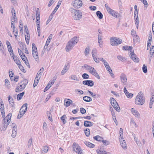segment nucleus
<instances>
[{"label":"nucleus","mask_w":154,"mask_h":154,"mask_svg":"<svg viewBox=\"0 0 154 154\" xmlns=\"http://www.w3.org/2000/svg\"><path fill=\"white\" fill-rule=\"evenodd\" d=\"M145 102V98L143 96V94L142 91L139 93L136 96L135 99V103L138 105H142Z\"/></svg>","instance_id":"obj_1"},{"label":"nucleus","mask_w":154,"mask_h":154,"mask_svg":"<svg viewBox=\"0 0 154 154\" xmlns=\"http://www.w3.org/2000/svg\"><path fill=\"white\" fill-rule=\"evenodd\" d=\"M78 41V40L77 37H75L71 38V40L68 42L66 45V51L68 52L71 50L75 45L77 43Z\"/></svg>","instance_id":"obj_2"},{"label":"nucleus","mask_w":154,"mask_h":154,"mask_svg":"<svg viewBox=\"0 0 154 154\" xmlns=\"http://www.w3.org/2000/svg\"><path fill=\"white\" fill-rule=\"evenodd\" d=\"M110 44L113 46L118 45L122 42V40L116 37H112L110 38Z\"/></svg>","instance_id":"obj_3"},{"label":"nucleus","mask_w":154,"mask_h":154,"mask_svg":"<svg viewBox=\"0 0 154 154\" xmlns=\"http://www.w3.org/2000/svg\"><path fill=\"white\" fill-rule=\"evenodd\" d=\"M73 150L78 154H83L81 147L78 144L74 143L72 145Z\"/></svg>","instance_id":"obj_4"},{"label":"nucleus","mask_w":154,"mask_h":154,"mask_svg":"<svg viewBox=\"0 0 154 154\" xmlns=\"http://www.w3.org/2000/svg\"><path fill=\"white\" fill-rule=\"evenodd\" d=\"M82 2L81 0H75L72 4V5L75 8H80L82 5Z\"/></svg>","instance_id":"obj_5"},{"label":"nucleus","mask_w":154,"mask_h":154,"mask_svg":"<svg viewBox=\"0 0 154 154\" xmlns=\"http://www.w3.org/2000/svg\"><path fill=\"white\" fill-rule=\"evenodd\" d=\"M88 71L91 74L94 75L98 79H100V77L94 68L91 66L90 69H89Z\"/></svg>","instance_id":"obj_6"},{"label":"nucleus","mask_w":154,"mask_h":154,"mask_svg":"<svg viewBox=\"0 0 154 154\" xmlns=\"http://www.w3.org/2000/svg\"><path fill=\"white\" fill-rule=\"evenodd\" d=\"M72 17L75 20H79L82 18V12H79V10H78L72 16Z\"/></svg>","instance_id":"obj_7"},{"label":"nucleus","mask_w":154,"mask_h":154,"mask_svg":"<svg viewBox=\"0 0 154 154\" xmlns=\"http://www.w3.org/2000/svg\"><path fill=\"white\" fill-rule=\"evenodd\" d=\"M120 79L121 82L124 85L125 84V83L127 82V79L126 75L124 73L121 74Z\"/></svg>","instance_id":"obj_8"},{"label":"nucleus","mask_w":154,"mask_h":154,"mask_svg":"<svg viewBox=\"0 0 154 154\" xmlns=\"http://www.w3.org/2000/svg\"><path fill=\"white\" fill-rule=\"evenodd\" d=\"M130 57L134 62L137 63L139 62V59L137 57L136 55L134 52H131V53H130Z\"/></svg>","instance_id":"obj_9"},{"label":"nucleus","mask_w":154,"mask_h":154,"mask_svg":"<svg viewBox=\"0 0 154 154\" xmlns=\"http://www.w3.org/2000/svg\"><path fill=\"white\" fill-rule=\"evenodd\" d=\"M83 84L86 85L90 87L93 86L94 85V82L92 80H85L82 82Z\"/></svg>","instance_id":"obj_10"},{"label":"nucleus","mask_w":154,"mask_h":154,"mask_svg":"<svg viewBox=\"0 0 154 154\" xmlns=\"http://www.w3.org/2000/svg\"><path fill=\"white\" fill-rule=\"evenodd\" d=\"M25 88L22 85L20 84L18 85L15 89V92H20Z\"/></svg>","instance_id":"obj_11"},{"label":"nucleus","mask_w":154,"mask_h":154,"mask_svg":"<svg viewBox=\"0 0 154 154\" xmlns=\"http://www.w3.org/2000/svg\"><path fill=\"white\" fill-rule=\"evenodd\" d=\"M64 105L66 107H68L72 103V100L66 98L64 100Z\"/></svg>","instance_id":"obj_12"},{"label":"nucleus","mask_w":154,"mask_h":154,"mask_svg":"<svg viewBox=\"0 0 154 154\" xmlns=\"http://www.w3.org/2000/svg\"><path fill=\"white\" fill-rule=\"evenodd\" d=\"M123 139V137H121L120 140V143L122 147L124 149H126L127 148L125 140Z\"/></svg>","instance_id":"obj_13"},{"label":"nucleus","mask_w":154,"mask_h":154,"mask_svg":"<svg viewBox=\"0 0 154 154\" xmlns=\"http://www.w3.org/2000/svg\"><path fill=\"white\" fill-rule=\"evenodd\" d=\"M15 125L13 127L12 130V132L11 135L12 137L14 138L17 135V127Z\"/></svg>","instance_id":"obj_14"},{"label":"nucleus","mask_w":154,"mask_h":154,"mask_svg":"<svg viewBox=\"0 0 154 154\" xmlns=\"http://www.w3.org/2000/svg\"><path fill=\"white\" fill-rule=\"evenodd\" d=\"M131 111L133 115L136 117H139L140 116V114L139 112L135 110L134 109L132 108L131 109Z\"/></svg>","instance_id":"obj_15"},{"label":"nucleus","mask_w":154,"mask_h":154,"mask_svg":"<svg viewBox=\"0 0 154 154\" xmlns=\"http://www.w3.org/2000/svg\"><path fill=\"white\" fill-rule=\"evenodd\" d=\"M27 104L26 103H24L21 107L20 111L21 112H23V111H25V112L27 111Z\"/></svg>","instance_id":"obj_16"},{"label":"nucleus","mask_w":154,"mask_h":154,"mask_svg":"<svg viewBox=\"0 0 154 154\" xmlns=\"http://www.w3.org/2000/svg\"><path fill=\"white\" fill-rule=\"evenodd\" d=\"M4 124L3 125L2 129L5 130L8 126L10 121H7V120H6V118H4Z\"/></svg>","instance_id":"obj_17"},{"label":"nucleus","mask_w":154,"mask_h":154,"mask_svg":"<svg viewBox=\"0 0 154 154\" xmlns=\"http://www.w3.org/2000/svg\"><path fill=\"white\" fill-rule=\"evenodd\" d=\"M93 125L92 123L91 122L85 121L84 122V125L85 127H90Z\"/></svg>","instance_id":"obj_18"},{"label":"nucleus","mask_w":154,"mask_h":154,"mask_svg":"<svg viewBox=\"0 0 154 154\" xmlns=\"http://www.w3.org/2000/svg\"><path fill=\"white\" fill-rule=\"evenodd\" d=\"M102 36L101 35H98V43L100 47V48H102V46L103 45V42L102 41Z\"/></svg>","instance_id":"obj_19"},{"label":"nucleus","mask_w":154,"mask_h":154,"mask_svg":"<svg viewBox=\"0 0 154 154\" xmlns=\"http://www.w3.org/2000/svg\"><path fill=\"white\" fill-rule=\"evenodd\" d=\"M23 60L24 62L26 65L29 68H30V65L27 57L25 56V57H23L21 58Z\"/></svg>","instance_id":"obj_20"},{"label":"nucleus","mask_w":154,"mask_h":154,"mask_svg":"<svg viewBox=\"0 0 154 154\" xmlns=\"http://www.w3.org/2000/svg\"><path fill=\"white\" fill-rule=\"evenodd\" d=\"M104 6L108 12L111 15L113 13H114L115 11L112 9H111L107 4H105Z\"/></svg>","instance_id":"obj_21"},{"label":"nucleus","mask_w":154,"mask_h":154,"mask_svg":"<svg viewBox=\"0 0 154 154\" xmlns=\"http://www.w3.org/2000/svg\"><path fill=\"white\" fill-rule=\"evenodd\" d=\"M9 73L10 79L11 81L14 80L16 82H17L18 81V80H15L14 77L13 75H14V73L13 72L9 71Z\"/></svg>","instance_id":"obj_22"},{"label":"nucleus","mask_w":154,"mask_h":154,"mask_svg":"<svg viewBox=\"0 0 154 154\" xmlns=\"http://www.w3.org/2000/svg\"><path fill=\"white\" fill-rule=\"evenodd\" d=\"M154 102V95H153L152 96V97L150 98L149 104V107L150 108H151L152 107V105L153 103Z\"/></svg>","instance_id":"obj_23"},{"label":"nucleus","mask_w":154,"mask_h":154,"mask_svg":"<svg viewBox=\"0 0 154 154\" xmlns=\"http://www.w3.org/2000/svg\"><path fill=\"white\" fill-rule=\"evenodd\" d=\"M28 82V80L25 79L23 80V81H22L20 83V84L22 85L24 87H26V86Z\"/></svg>","instance_id":"obj_24"},{"label":"nucleus","mask_w":154,"mask_h":154,"mask_svg":"<svg viewBox=\"0 0 154 154\" xmlns=\"http://www.w3.org/2000/svg\"><path fill=\"white\" fill-rule=\"evenodd\" d=\"M85 144L88 147L93 148L94 147V145L86 141L84 142Z\"/></svg>","instance_id":"obj_25"},{"label":"nucleus","mask_w":154,"mask_h":154,"mask_svg":"<svg viewBox=\"0 0 154 154\" xmlns=\"http://www.w3.org/2000/svg\"><path fill=\"white\" fill-rule=\"evenodd\" d=\"M69 78L70 79L76 81H78L79 80V78L77 77L76 75H71L69 77Z\"/></svg>","instance_id":"obj_26"},{"label":"nucleus","mask_w":154,"mask_h":154,"mask_svg":"<svg viewBox=\"0 0 154 154\" xmlns=\"http://www.w3.org/2000/svg\"><path fill=\"white\" fill-rule=\"evenodd\" d=\"M32 54L33 57L35 58L36 61H37L38 60V52H32Z\"/></svg>","instance_id":"obj_27"},{"label":"nucleus","mask_w":154,"mask_h":154,"mask_svg":"<svg viewBox=\"0 0 154 154\" xmlns=\"http://www.w3.org/2000/svg\"><path fill=\"white\" fill-rule=\"evenodd\" d=\"M66 115H64L61 118V120L63 124H65L66 122Z\"/></svg>","instance_id":"obj_28"},{"label":"nucleus","mask_w":154,"mask_h":154,"mask_svg":"<svg viewBox=\"0 0 154 154\" xmlns=\"http://www.w3.org/2000/svg\"><path fill=\"white\" fill-rule=\"evenodd\" d=\"M83 100L85 101L88 102L92 101V99L91 97L88 96H85L83 97Z\"/></svg>","instance_id":"obj_29"},{"label":"nucleus","mask_w":154,"mask_h":154,"mask_svg":"<svg viewBox=\"0 0 154 154\" xmlns=\"http://www.w3.org/2000/svg\"><path fill=\"white\" fill-rule=\"evenodd\" d=\"M37 50L36 47L34 43L32 44V53L37 52Z\"/></svg>","instance_id":"obj_30"},{"label":"nucleus","mask_w":154,"mask_h":154,"mask_svg":"<svg viewBox=\"0 0 154 154\" xmlns=\"http://www.w3.org/2000/svg\"><path fill=\"white\" fill-rule=\"evenodd\" d=\"M93 138L94 140L99 141H101L103 139L99 135H97L94 137Z\"/></svg>","instance_id":"obj_31"},{"label":"nucleus","mask_w":154,"mask_h":154,"mask_svg":"<svg viewBox=\"0 0 154 154\" xmlns=\"http://www.w3.org/2000/svg\"><path fill=\"white\" fill-rule=\"evenodd\" d=\"M96 14L98 18L100 19H102L103 17V15L100 11H98L96 12Z\"/></svg>","instance_id":"obj_32"},{"label":"nucleus","mask_w":154,"mask_h":154,"mask_svg":"<svg viewBox=\"0 0 154 154\" xmlns=\"http://www.w3.org/2000/svg\"><path fill=\"white\" fill-rule=\"evenodd\" d=\"M11 116L12 114L11 113H10L7 115L6 117L5 118H6V120H7V121L8 122L9 121L10 122Z\"/></svg>","instance_id":"obj_33"},{"label":"nucleus","mask_w":154,"mask_h":154,"mask_svg":"<svg viewBox=\"0 0 154 154\" xmlns=\"http://www.w3.org/2000/svg\"><path fill=\"white\" fill-rule=\"evenodd\" d=\"M133 42L134 43L138 42L140 41V38L139 36L137 35H136L134 37Z\"/></svg>","instance_id":"obj_34"},{"label":"nucleus","mask_w":154,"mask_h":154,"mask_svg":"<svg viewBox=\"0 0 154 154\" xmlns=\"http://www.w3.org/2000/svg\"><path fill=\"white\" fill-rule=\"evenodd\" d=\"M24 92H22V93L19 94H18L17 96V99L18 100H20L21 98H22V97L23 96L24 94Z\"/></svg>","instance_id":"obj_35"},{"label":"nucleus","mask_w":154,"mask_h":154,"mask_svg":"<svg viewBox=\"0 0 154 154\" xmlns=\"http://www.w3.org/2000/svg\"><path fill=\"white\" fill-rule=\"evenodd\" d=\"M69 11L72 14V15L73 16L75 14V13L77 10L73 8H71L69 9Z\"/></svg>","instance_id":"obj_36"},{"label":"nucleus","mask_w":154,"mask_h":154,"mask_svg":"<svg viewBox=\"0 0 154 154\" xmlns=\"http://www.w3.org/2000/svg\"><path fill=\"white\" fill-rule=\"evenodd\" d=\"M112 106L118 112H119L120 111V109L118 104H115L114 106H113V105H112Z\"/></svg>","instance_id":"obj_37"},{"label":"nucleus","mask_w":154,"mask_h":154,"mask_svg":"<svg viewBox=\"0 0 154 154\" xmlns=\"http://www.w3.org/2000/svg\"><path fill=\"white\" fill-rule=\"evenodd\" d=\"M18 51L19 54L21 58H22L23 57H25V55L20 49L19 48L18 49Z\"/></svg>","instance_id":"obj_38"},{"label":"nucleus","mask_w":154,"mask_h":154,"mask_svg":"<svg viewBox=\"0 0 154 154\" xmlns=\"http://www.w3.org/2000/svg\"><path fill=\"white\" fill-rule=\"evenodd\" d=\"M25 113V111H24V112L23 111V112H21L20 111V113L18 115V116L17 117V119H20V118H21L24 115V114Z\"/></svg>","instance_id":"obj_39"},{"label":"nucleus","mask_w":154,"mask_h":154,"mask_svg":"<svg viewBox=\"0 0 154 154\" xmlns=\"http://www.w3.org/2000/svg\"><path fill=\"white\" fill-rule=\"evenodd\" d=\"M48 149H49L47 146H44L42 149V152H44V153L47 152L48 151Z\"/></svg>","instance_id":"obj_40"},{"label":"nucleus","mask_w":154,"mask_h":154,"mask_svg":"<svg viewBox=\"0 0 154 154\" xmlns=\"http://www.w3.org/2000/svg\"><path fill=\"white\" fill-rule=\"evenodd\" d=\"M85 133L87 137H88L90 134V130L88 128H87L85 130Z\"/></svg>","instance_id":"obj_41"},{"label":"nucleus","mask_w":154,"mask_h":154,"mask_svg":"<svg viewBox=\"0 0 154 154\" xmlns=\"http://www.w3.org/2000/svg\"><path fill=\"white\" fill-rule=\"evenodd\" d=\"M90 51L89 48V47H87L85 51V54L86 56H87L89 54Z\"/></svg>","instance_id":"obj_42"},{"label":"nucleus","mask_w":154,"mask_h":154,"mask_svg":"<svg viewBox=\"0 0 154 154\" xmlns=\"http://www.w3.org/2000/svg\"><path fill=\"white\" fill-rule=\"evenodd\" d=\"M37 27L38 35L39 36H40V25H39V24L37 23Z\"/></svg>","instance_id":"obj_43"},{"label":"nucleus","mask_w":154,"mask_h":154,"mask_svg":"<svg viewBox=\"0 0 154 154\" xmlns=\"http://www.w3.org/2000/svg\"><path fill=\"white\" fill-rule=\"evenodd\" d=\"M97 49L96 48H94L92 51V55L93 57L95 56L97 54Z\"/></svg>","instance_id":"obj_44"},{"label":"nucleus","mask_w":154,"mask_h":154,"mask_svg":"<svg viewBox=\"0 0 154 154\" xmlns=\"http://www.w3.org/2000/svg\"><path fill=\"white\" fill-rule=\"evenodd\" d=\"M142 69L143 72L144 73H146L147 72V66L145 64H143V65Z\"/></svg>","instance_id":"obj_45"},{"label":"nucleus","mask_w":154,"mask_h":154,"mask_svg":"<svg viewBox=\"0 0 154 154\" xmlns=\"http://www.w3.org/2000/svg\"><path fill=\"white\" fill-rule=\"evenodd\" d=\"M9 103L11 106L13 107H14L15 106V104H14V102L13 101V100L12 98L11 99V101H9Z\"/></svg>","instance_id":"obj_46"},{"label":"nucleus","mask_w":154,"mask_h":154,"mask_svg":"<svg viewBox=\"0 0 154 154\" xmlns=\"http://www.w3.org/2000/svg\"><path fill=\"white\" fill-rule=\"evenodd\" d=\"M89 75L87 73H84L82 75V77L83 79H87L89 78Z\"/></svg>","instance_id":"obj_47"},{"label":"nucleus","mask_w":154,"mask_h":154,"mask_svg":"<svg viewBox=\"0 0 154 154\" xmlns=\"http://www.w3.org/2000/svg\"><path fill=\"white\" fill-rule=\"evenodd\" d=\"M18 67L22 72L24 73L26 72L25 70L24 69L23 67L21 64L18 66Z\"/></svg>","instance_id":"obj_48"},{"label":"nucleus","mask_w":154,"mask_h":154,"mask_svg":"<svg viewBox=\"0 0 154 154\" xmlns=\"http://www.w3.org/2000/svg\"><path fill=\"white\" fill-rule=\"evenodd\" d=\"M32 138H31L29 140V141L28 142V146L29 147L31 146L32 145Z\"/></svg>","instance_id":"obj_49"},{"label":"nucleus","mask_w":154,"mask_h":154,"mask_svg":"<svg viewBox=\"0 0 154 154\" xmlns=\"http://www.w3.org/2000/svg\"><path fill=\"white\" fill-rule=\"evenodd\" d=\"M81 113L82 114H84L86 112V110L83 108H81L80 109Z\"/></svg>","instance_id":"obj_50"},{"label":"nucleus","mask_w":154,"mask_h":154,"mask_svg":"<svg viewBox=\"0 0 154 154\" xmlns=\"http://www.w3.org/2000/svg\"><path fill=\"white\" fill-rule=\"evenodd\" d=\"M131 124L134 125L135 127H137V125L136 124L135 122L133 119H131Z\"/></svg>","instance_id":"obj_51"},{"label":"nucleus","mask_w":154,"mask_h":154,"mask_svg":"<svg viewBox=\"0 0 154 154\" xmlns=\"http://www.w3.org/2000/svg\"><path fill=\"white\" fill-rule=\"evenodd\" d=\"M5 85L8 87V86L10 84V82L8 79H6L5 80Z\"/></svg>","instance_id":"obj_52"},{"label":"nucleus","mask_w":154,"mask_h":154,"mask_svg":"<svg viewBox=\"0 0 154 154\" xmlns=\"http://www.w3.org/2000/svg\"><path fill=\"white\" fill-rule=\"evenodd\" d=\"M44 71V68L42 67L40 69L39 71L38 72V75H40Z\"/></svg>","instance_id":"obj_53"},{"label":"nucleus","mask_w":154,"mask_h":154,"mask_svg":"<svg viewBox=\"0 0 154 154\" xmlns=\"http://www.w3.org/2000/svg\"><path fill=\"white\" fill-rule=\"evenodd\" d=\"M111 15L113 16L116 18L119 17V14L117 12H114V13H113Z\"/></svg>","instance_id":"obj_54"},{"label":"nucleus","mask_w":154,"mask_h":154,"mask_svg":"<svg viewBox=\"0 0 154 154\" xmlns=\"http://www.w3.org/2000/svg\"><path fill=\"white\" fill-rule=\"evenodd\" d=\"M39 80L38 79H35L34 82V83L33 84V87H35L36 86H37V85L38 84Z\"/></svg>","instance_id":"obj_55"},{"label":"nucleus","mask_w":154,"mask_h":154,"mask_svg":"<svg viewBox=\"0 0 154 154\" xmlns=\"http://www.w3.org/2000/svg\"><path fill=\"white\" fill-rule=\"evenodd\" d=\"M117 57L118 59L121 61H122L125 59L124 57L120 55L118 56Z\"/></svg>","instance_id":"obj_56"},{"label":"nucleus","mask_w":154,"mask_h":154,"mask_svg":"<svg viewBox=\"0 0 154 154\" xmlns=\"http://www.w3.org/2000/svg\"><path fill=\"white\" fill-rule=\"evenodd\" d=\"M83 67L87 70H89V69H90L91 66L87 64H85L83 66H82V67Z\"/></svg>","instance_id":"obj_57"},{"label":"nucleus","mask_w":154,"mask_h":154,"mask_svg":"<svg viewBox=\"0 0 154 154\" xmlns=\"http://www.w3.org/2000/svg\"><path fill=\"white\" fill-rule=\"evenodd\" d=\"M75 91L76 92H78L79 93V94H82L84 93L83 91L79 89H75Z\"/></svg>","instance_id":"obj_58"},{"label":"nucleus","mask_w":154,"mask_h":154,"mask_svg":"<svg viewBox=\"0 0 154 154\" xmlns=\"http://www.w3.org/2000/svg\"><path fill=\"white\" fill-rule=\"evenodd\" d=\"M24 28L25 29V32L26 34L28 35L29 34V32L27 29V27L26 26H24Z\"/></svg>","instance_id":"obj_59"},{"label":"nucleus","mask_w":154,"mask_h":154,"mask_svg":"<svg viewBox=\"0 0 154 154\" xmlns=\"http://www.w3.org/2000/svg\"><path fill=\"white\" fill-rule=\"evenodd\" d=\"M51 87V86H49V85L48 84L45 88V89L44 90V92H46Z\"/></svg>","instance_id":"obj_60"},{"label":"nucleus","mask_w":154,"mask_h":154,"mask_svg":"<svg viewBox=\"0 0 154 154\" xmlns=\"http://www.w3.org/2000/svg\"><path fill=\"white\" fill-rule=\"evenodd\" d=\"M4 50V48L3 46V44L1 41H0V50L3 51Z\"/></svg>","instance_id":"obj_61"},{"label":"nucleus","mask_w":154,"mask_h":154,"mask_svg":"<svg viewBox=\"0 0 154 154\" xmlns=\"http://www.w3.org/2000/svg\"><path fill=\"white\" fill-rule=\"evenodd\" d=\"M131 34L132 35H133L134 37L137 35L136 32L134 29H132L131 30Z\"/></svg>","instance_id":"obj_62"},{"label":"nucleus","mask_w":154,"mask_h":154,"mask_svg":"<svg viewBox=\"0 0 154 154\" xmlns=\"http://www.w3.org/2000/svg\"><path fill=\"white\" fill-rule=\"evenodd\" d=\"M67 71V70H66V69H63L61 72V75H64V74Z\"/></svg>","instance_id":"obj_63"},{"label":"nucleus","mask_w":154,"mask_h":154,"mask_svg":"<svg viewBox=\"0 0 154 154\" xmlns=\"http://www.w3.org/2000/svg\"><path fill=\"white\" fill-rule=\"evenodd\" d=\"M104 151L100 150L99 149L97 150V152L98 154H103Z\"/></svg>","instance_id":"obj_64"}]
</instances>
